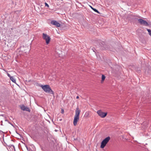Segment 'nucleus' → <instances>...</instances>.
<instances>
[{"mask_svg": "<svg viewBox=\"0 0 151 151\" xmlns=\"http://www.w3.org/2000/svg\"><path fill=\"white\" fill-rule=\"evenodd\" d=\"M21 109L24 111H30V109L28 108L27 106H24L23 105L21 107Z\"/></svg>", "mask_w": 151, "mask_h": 151, "instance_id": "nucleus-8", "label": "nucleus"}, {"mask_svg": "<svg viewBox=\"0 0 151 151\" xmlns=\"http://www.w3.org/2000/svg\"><path fill=\"white\" fill-rule=\"evenodd\" d=\"M45 6H47L48 8L49 7V5L46 2H45Z\"/></svg>", "mask_w": 151, "mask_h": 151, "instance_id": "nucleus-13", "label": "nucleus"}, {"mask_svg": "<svg viewBox=\"0 0 151 151\" xmlns=\"http://www.w3.org/2000/svg\"><path fill=\"white\" fill-rule=\"evenodd\" d=\"M91 8L92 9V8H93V7H92V6H91Z\"/></svg>", "mask_w": 151, "mask_h": 151, "instance_id": "nucleus-17", "label": "nucleus"}, {"mask_svg": "<svg viewBox=\"0 0 151 151\" xmlns=\"http://www.w3.org/2000/svg\"><path fill=\"white\" fill-rule=\"evenodd\" d=\"M7 75L10 78L12 77L8 73H7Z\"/></svg>", "mask_w": 151, "mask_h": 151, "instance_id": "nucleus-14", "label": "nucleus"}, {"mask_svg": "<svg viewBox=\"0 0 151 151\" xmlns=\"http://www.w3.org/2000/svg\"><path fill=\"white\" fill-rule=\"evenodd\" d=\"M110 139V137L108 136L105 138L101 142L100 147L104 148L109 142Z\"/></svg>", "mask_w": 151, "mask_h": 151, "instance_id": "nucleus-3", "label": "nucleus"}, {"mask_svg": "<svg viewBox=\"0 0 151 151\" xmlns=\"http://www.w3.org/2000/svg\"><path fill=\"white\" fill-rule=\"evenodd\" d=\"M51 23L55 25L57 27H60V24L55 20L52 21L51 22Z\"/></svg>", "mask_w": 151, "mask_h": 151, "instance_id": "nucleus-7", "label": "nucleus"}, {"mask_svg": "<svg viewBox=\"0 0 151 151\" xmlns=\"http://www.w3.org/2000/svg\"><path fill=\"white\" fill-rule=\"evenodd\" d=\"M11 80L13 82L15 83L16 81V80L12 76L10 78Z\"/></svg>", "mask_w": 151, "mask_h": 151, "instance_id": "nucleus-10", "label": "nucleus"}, {"mask_svg": "<svg viewBox=\"0 0 151 151\" xmlns=\"http://www.w3.org/2000/svg\"><path fill=\"white\" fill-rule=\"evenodd\" d=\"M79 96H77V97H76V99H79Z\"/></svg>", "mask_w": 151, "mask_h": 151, "instance_id": "nucleus-16", "label": "nucleus"}, {"mask_svg": "<svg viewBox=\"0 0 151 151\" xmlns=\"http://www.w3.org/2000/svg\"><path fill=\"white\" fill-rule=\"evenodd\" d=\"M138 21L139 23L141 24L142 25H143L146 26H149V24H148L147 22L146 21L142 19H138Z\"/></svg>", "mask_w": 151, "mask_h": 151, "instance_id": "nucleus-6", "label": "nucleus"}, {"mask_svg": "<svg viewBox=\"0 0 151 151\" xmlns=\"http://www.w3.org/2000/svg\"><path fill=\"white\" fill-rule=\"evenodd\" d=\"M42 38L45 40L47 44H48L50 42L51 38L50 36L47 35V34L43 33L42 36Z\"/></svg>", "mask_w": 151, "mask_h": 151, "instance_id": "nucleus-4", "label": "nucleus"}, {"mask_svg": "<svg viewBox=\"0 0 151 151\" xmlns=\"http://www.w3.org/2000/svg\"><path fill=\"white\" fill-rule=\"evenodd\" d=\"M105 76L104 75H102V78H101V82L102 83L104 81V80L105 78Z\"/></svg>", "mask_w": 151, "mask_h": 151, "instance_id": "nucleus-9", "label": "nucleus"}, {"mask_svg": "<svg viewBox=\"0 0 151 151\" xmlns=\"http://www.w3.org/2000/svg\"><path fill=\"white\" fill-rule=\"evenodd\" d=\"M147 30L149 33V34L151 36V30L148 29H147Z\"/></svg>", "mask_w": 151, "mask_h": 151, "instance_id": "nucleus-11", "label": "nucleus"}, {"mask_svg": "<svg viewBox=\"0 0 151 151\" xmlns=\"http://www.w3.org/2000/svg\"><path fill=\"white\" fill-rule=\"evenodd\" d=\"M81 112V110L79 109L78 107L76 108L75 111V114L74 116V119L73 121V125L76 126L77 124V122L79 120V115Z\"/></svg>", "mask_w": 151, "mask_h": 151, "instance_id": "nucleus-1", "label": "nucleus"}, {"mask_svg": "<svg viewBox=\"0 0 151 151\" xmlns=\"http://www.w3.org/2000/svg\"><path fill=\"white\" fill-rule=\"evenodd\" d=\"M63 112H64V110H63V109H62L61 113H63Z\"/></svg>", "mask_w": 151, "mask_h": 151, "instance_id": "nucleus-15", "label": "nucleus"}, {"mask_svg": "<svg viewBox=\"0 0 151 151\" xmlns=\"http://www.w3.org/2000/svg\"><path fill=\"white\" fill-rule=\"evenodd\" d=\"M97 113L100 117L102 118H104L107 115V112H103L101 110L98 111Z\"/></svg>", "mask_w": 151, "mask_h": 151, "instance_id": "nucleus-5", "label": "nucleus"}, {"mask_svg": "<svg viewBox=\"0 0 151 151\" xmlns=\"http://www.w3.org/2000/svg\"><path fill=\"white\" fill-rule=\"evenodd\" d=\"M92 9L94 11H95V12H96L98 13H99V12L96 9H94V8H92Z\"/></svg>", "mask_w": 151, "mask_h": 151, "instance_id": "nucleus-12", "label": "nucleus"}, {"mask_svg": "<svg viewBox=\"0 0 151 151\" xmlns=\"http://www.w3.org/2000/svg\"><path fill=\"white\" fill-rule=\"evenodd\" d=\"M42 88L46 93H50L52 95H54L53 91L52 90L50 86L48 85H42L40 86Z\"/></svg>", "mask_w": 151, "mask_h": 151, "instance_id": "nucleus-2", "label": "nucleus"}]
</instances>
